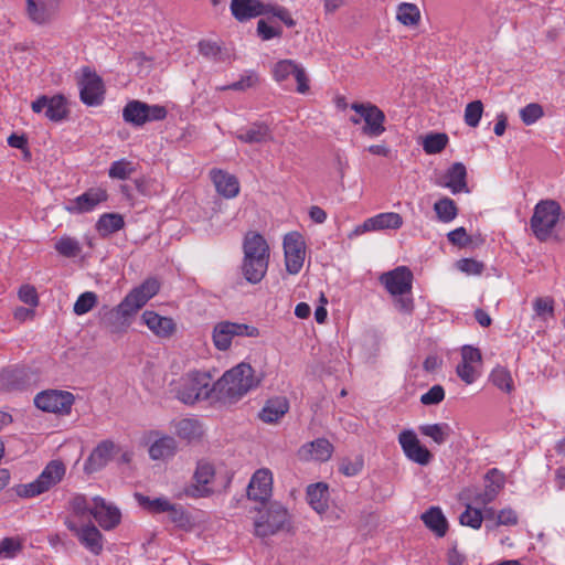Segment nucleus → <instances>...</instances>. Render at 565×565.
Returning <instances> with one entry per match:
<instances>
[{"label": "nucleus", "mask_w": 565, "mask_h": 565, "mask_svg": "<svg viewBox=\"0 0 565 565\" xmlns=\"http://www.w3.org/2000/svg\"><path fill=\"white\" fill-rule=\"evenodd\" d=\"M97 295L93 291H85L76 299L73 311L77 316L89 312L97 305Z\"/></svg>", "instance_id": "obj_49"}, {"label": "nucleus", "mask_w": 565, "mask_h": 565, "mask_svg": "<svg viewBox=\"0 0 565 565\" xmlns=\"http://www.w3.org/2000/svg\"><path fill=\"white\" fill-rule=\"evenodd\" d=\"M457 268L467 275L478 276L482 274L484 265L472 258H463L458 260Z\"/></svg>", "instance_id": "obj_58"}, {"label": "nucleus", "mask_w": 565, "mask_h": 565, "mask_svg": "<svg viewBox=\"0 0 565 565\" xmlns=\"http://www.w3.org/2000/svg\"><path fill=\"white\" fill-rule=\"evenodd\" d=\"M264 14H271L273 17H276L289 28L296 25V21L292 19L289 10L285 7L264 3Z\"/></svg>", "instance_id": "obj_52"}, {"label": "nucleus", "mask_w": 565, "mask_h": 565, "mask_svg": "<svg viewBox=\"0 0 565 565\" xmlns=\"http://www.w3.org/2000/svg\"><path fill=\"white\" fill-rule=\"evenodd\" d=\"M235 337L231 328V321L218 322L213 330L214 345L222 351L227 350L232 344V339Z\"/></svg>", "instance_id": "obj_39"}, {"label": "nucleus", "mask_w": 565, "mask_h": 565, "mask_svg": "<svg viewBox=\"0 0 565 565\" xmlns=\"http://www.w3.org/2000/svg\"><path fill=\"white\" fill-rule=\"evenodd\" d=\"M92 515L104 530H111L120 523V511L110 504H107L103 498L93 499Z\"/></svg>", "instance_id": "obj_26"}, {"label": "nucleus", "mask_w": 565, "mask_h": 565, "mask_svg": "<svg viewBox=\"0 0 565 565\" xmlns=\"http://www.w3.org/2000/svg\"><path fill=\"white\" fill-rule=\"evenodd\" d=\"M65 472L66 467L61 460H52L44 467L35 480L15 486L14 492L22 499L35 498L58 484L63 480Z\"/></svg>", "instance_id": "obj_6"}, {"label": "nucleus", "mask_w": 565, "mask_h": 565, "mask_svg": "<svg viewBox=\"0 0 565 565\" xmlns=\"http://www.w3.org/2000/svg\"><path fill=\"white\" fill-rule=\"evenodd\" d=\"M544 115L543 108L540 104L531 103L520 109V117L526 126L533 125Z\"/></svg>", "instance_id": "obj_54"}, {"label": "nucleus", "mask_w": 565, "mask_h": 565, "mask_svg": "<svg viewBox=\"0 0 565 565\" xmlns=\"http://www.w3.org/2000/svg\"><path fill=\"white\" fill-rule=\"evenodd\" d=\"M448 241L457 246H467L471 239L465 227H457L447 234Z\"/></svg>", "instance_id": "obj_64"}, {"label": "nucleus", "mask_w": 565, "mask_h": 565, "mask_svg": "<svg viewBox=\"0 0 565 565\" xmlns=\"http://www.w3.org/2000/svg\"><path fill=\"white\" fill-rule=\"evenodd\" d=\"M398 443L405 454V456L422 466H426L430 462L433 455L423 445L413 430L406 429L399 433Z\"/></svg>", "instance_id": "obj_20"}, {"label": "nucleus", "mask_w": 565, "mask_h": 565, "mask_svg": "<svg viewBox=\"0 0 565 565\" xmlns=\"http://www.w3.org/2000/svg\"><path fill=\"white\" fill-rule=\"evenodd\" d=\"M284 253L286 270L290 275H297L305 262L306 243L298 232H290L284 237Z\"/></svg>", "instance_id": "obj_12"}, {"label": "nucleus", "mask_w": 565, "mask_h": 565, "mask_svg": "<svg viewBox=\"0 0 565 565\" xmlns=\"http://www.w3.org/2000/svg\"><path fill=\"white\" fill-rule=\"evenodd\" d=\"M422 520L426 527L433 531L438 537L446 535L448 530V522L440 508H429L425 513L422 514Z\"/></svg>", "instance_id": "obj_35"}, {"label": "nucleus", "mask_w": 565, "mask_h": 565, "mask_svg": "<svg viewBox=\"0 0 565 565\" xmlns=\"http://www.w3.org/2000/svg\"><path fill=\"white\" fill-rule=\"evenodd\" d=\"M258 83V76L254 73H250L246 76H243L239 81L234 82L227 86L221 87L222 90H244L246 88L253 87Z\"/></svg>", "instance_id": "obj_62"}, {"label": "nucleus", "mask_w": 565, "mask_h": 565, "mask_svg": "<svg viewBox=\"0 0 565 565\" xmlns=\"http://www.w3.org/2000/svg\"><path fill=\"white\" fill-rule=\"evenodd\" d=\"M167 115L168 110L164 106L149 105L137 99L128 102L122 108L124 120L136 127H141L149 121L163 120Z\"/></svg>", "instance_id": "obj_9"}, {"label": "nucleus", "mask_w": 565, "mask_h": 565, "mask_svg": "<svg viewBox=\"0 0 565 565\" xmlns=\"http://www.w3.org/2000/svg\"><path fill=\"white\" fill-rule=\"evenodd\" d=\"M135 498L140 507L150 513H163L171 509V502L166 498L150 499L141 493H136Z\"/></svg>", "instance_id": "obj_44"}, {"label": "nucleus", "mask_w": 565, "mask_h": 565, "mask_svg": "<svg viewBox=\"0 0 565 565\" xmlns=\"http://www.w3.org/2000/svg\"><path fill=\"white\" fill-rule=\"evenodd\" d=\"M350 108L356 113L358 116H352L350 121L353 125L364 122L362 134L369 138H377L382 136L385 128V114L376 105L366 103H352Z\"/></svg>", "instance_id": "obj_8"}, {"label": "nucleus", "mask_w": 565, "mask_h": 565, "mask_svg": "<svg viewBox=\"0 0 565 565\" xmlns=\"http://www.w3.org/2000/svg\"><path fill=\"white\" fill-rule=\"evenodd\" d=\"M562 216V207L554 200H542L534 206L530 226L540 242H546L553 234Z\"/></svg>", "instance_id": "obj_7"}, {"label": "nucleus", "mask_w": 565, "mask_h": 565, "mask_svg": "<svg viewBox=\"0 0 565 565\" xmlns=\"http://www.w3.org/2000/svg\"><path fill=\"white\" fill-rule=\"evenodd\" d=\"M215 478V469L207 461H200L194 471V483L186 490L191 498H206L213 493L212 483Z\"/></svg>", "instance_id": "obj_18"}, {"label": "nucleus", "mask_w": 565, "mask_h": 565, "mask_svg": "<svg viewBox=\"0 0 565 565\" xmlns=\"http://www.w3.org/2000/svg\"><path fill=\"white\" fill-rule=\"evenodd\" d=\"M438 185L447 188L452 194L469 192L467 184V169L463 163H452L437 182Z\"/></svg>", "instance_id": "obj_25"}, {"label": "nucleus", "mask_w": 565, "mask_h": 565, "mask_svg": "<svg viewBox=\"0 0 565 565\" xmlns=\"http://www.w3.org/2000/svg\"><path fill=\"white\" fill-rule=\"evenodd\" d=\"M533 309L537 317L545 319L554 317V300L551 297H537L533 301Z\"/></svg>", "instance_id": "obj_56"}, {"label": "nucleus", "mask_w": 565, "mask_h": 565, "mask_svg": "<svg viewBox=\"0 0 565 565\" xmlns=\"http://www.w3.org/2000/svg\"><path fill=\"white\" fill-rule=\"evenodd\" d=\"M445 398V390L441 385L431 386L425 394L420 396V403L424 405H436Z\"/></svg>", "instance_id": "obj_57"}, {"label": "nucleus", "mask_w": 565, "mask_h": 565, "mask_svg": "<svg viewBox=\"0 0 565 565\" xmlns=\"http://www.w3.org/2000/svg\"><path fill=\"white\" fill-rule=\"evenodd\" d=\"M419 431L438 445L446 443L452 433L450 426L446 423L422 425Z\"/></svg>", "instance_id": "obj_41"}, {"label": "nucleus", "mask_w": 565, "mask_h": 565, "mask_svg": "<svg viewBox=\"0 0 565 565\" xmlns=\"http://www.w3.org/2000/svg\"><path fill=\"white\" fill-rule=\"evenodd\" d=\"M420 10L415 3L402 2L397 6L396 20L405 26H416L420 22Z\"/></svg>", "instance_id": "obj_38"}, {"label": "nucleus", "mask_w": 565, "mask_h": 565, "mask_svg": "<svg viewBox=\"0 0 565 565\" xmlns=\"http://www.w3.org/2000/svg\"><path fill=\"white\" fill-rule=\"evenodd\" d=\"M242 274L252 285H256L266 276L270 258V248L265 237L254 231L245 234L243 239Z\"/></svg>", "instance_id": "obj_2"}, {"label": "nucleus", "mask_w": 565, "mask_h": 565, "mask_svg": "<svg viewBox=\"0 0 565 565\" xmlns=\"http://www.w3.org/2000/svg\"><path fill=\"white\" fill-rule=\"evenodd\" d=\"M307 500L309 505L318 513H323L328 509L329 488L324 482L309 484L307 488Z\"/></svg>", "instance_id": "obj_33"}, {"label": "nucleus", "mask_w": 565, "mask_h": 565, "mask_svg": "<svg viewBox=\"0 0 565 565\" xmlns=\"http://www.w3.org/2000/svg\"><path fill=\"white\" fill-rule=\"evenodd\" d=\"M105 87L100 76L89 67L83 68L79 81L81 100L87 106H99L104 102Z\"/></svg>", "instance_id": "obj_13"}, {"label": "nucleus", "mask_w": 565, "mask_h": 565, "mask_svg": "<svg viewBox=\"0 0 565 565\" xmlns=\"http://www.w3.org/2000/svg\"><path fill=\"white\" fill-rule=\"evenodd\" d=\"M31 108L36 114L45 110V117L55 122L68 116L67 99L61 94L51 97L42 95L32 102Z\"/></svg>", "instance_id": "obj_16"}, {"label": "nucleus", "mask_w": 565, "mask_h": 565, "mask_svg": "<svg viewBox=\"0 0 565 565\" xmlns=\"http://www.w3.org/2000/svg\"><path fill=\"white\" fill-rule=\"evenodd\" d=\"M403 225V217L395 212H383L366 218L358 225L349 237L359 236L367 232H377L384 230H398Z\"/></svg>", "instance_id": "obj_17"}, {"label": "nucleus", "mask_w": 565, "mask_h": 565, "mask_svg": "<svg viewBox=\"0 0 565 565\" xmlns=\"http://www.w3.org/2000/svg\"><path fill=\"white\" fill-rule=\"evenodd\" d=\"M273 472L268 468L256 470L247 486V497L250 500L265 502L273 493Z\"/></svg>", "instance_id": "obj_21"}, {"label": "nucleus", "mask_w": 565, "mask_h": 565, "mask_svg": "<svg viewBox=\"0 0 565 565\" xmlns=\"http://www.w3.org/2000/svg\"><path fill=\"white\" fill-rule=\"evenodd\" d=\"M434 211L437 218L443 223H450L458 215V207L455 201L448 196H444L436 201L434 204Z\"/></svg>", "instance_id": "obj_40"}, {"label": "nucleus", "mask_w": 565, "mask_h": 565, "mask_svg": "<svg viewBox=\"0 0 565 565\" xmlns=\"http://www.w3.org/2000/svg\"><path fill=\"white\" fill-rule=\"evenodd\" d=\"M290 514L279 502H271L258 509L254 519V535L266 539L290 529Z\"/></svg>", "instance_id": "obj_5"}, {"label": "nucleus", "mask_w": 565, "mask_h": 565, "mask_svg": "<svg viewBox=\"0 0 565 565\" xmlns=\"http://www.w3.org/2000/svg\"><path fill=\"white\" fill-rule=\"evenodd\" d=\"M108 193L103 188H90L83 194L71 200L65 210L71 214H83L94 211L100 203L106 202Z\"/></svg>", "instance_id": "obj_19"}, {"label": "nucleus", "mask_w": 565, "mask_h": 565, "mask_svg": "<svg viewBox=\"0 0 565 565\" xmlns=\"http://www.w3.org/2000/svg\"><path fill=\"white\" fill-rule=\"evenodd\" d=\"M482 355L479 349L471 345L461 348V361L456 367L458 377L467 385L472 384L480 376Z\"/></svg>", "instance_id": "obj_14"}, {"label": "nucleus", "mask_w": 565, "mask_h": 565, "mask_svg": "<svg viewBox=\"0 0 565 565\" xmlns=\"http://www.w3.org/2000/svg\"><path fill=\"white\" fill-rule=\"evenodd\" d=\"M486 484L500 492L505 483L503 472L497 468L490 469L484 476Z\"/></svg>", "instance_id": "obj_60"}, {"label": "nucleus", "mask_w": 565, "mask_h": 565, "mask_svg": "<svg viewBox=\"0 0 565 565\" xmlns=\"http://www.w3.org/2000/svg\"><path fill=\"white\" fill-rule=\"evenodd\" d=\"M448 141L449 139L446 134H429L423 140V149L427 154H436L446 148Z\"/></svg>", "instance_id": "obj_45"}, {"label": "nucleus", "mask_w": 565, "mask_h": 565, "mask_svg": "<svg viewBox=\"0 0 565 565\" xmlns=\"http://www.w3.org/2000/svg\"><path fill=\"white\" fill-rule=\"evenodd\" d=\"M177 450L175 439L168 435L158 436L149 447V456L153 460L172 457Z\"/></svg>", "instance_id": "obj_34"}, {"label": "nucleus", "mask_w": 565, "mask_h": 565, "mask_svg": "<svg viewBox=\"0 0 565 565\" xmlns=\"http://www.w3.org/2000/svg\"><path fill=\"white\" fill-rule=\"evenodd\" d=\"M168 513L170 521L178 527L189 529L192 525L191 518L182 505L172 503Z\"/></svg>", "instance_id": "obj_50"}, {"label": "nucleus", "mask_w": 565, "mask_h": 565, "mask_svg": "<svg viewBox=\"0 0 565 565\" xmlns=\"http://www.w3.org/2000/svg\"><path fill=\"white\" fill-rule=\"evenodd\" d=\"M257 34L263 41H268L274 38H280L282 30L281 28L269 25L265 20L262 19L257 22Z\"/></svg>", "instance_id": "obj_59"}, {"label": "nucleus", "mask_w": 565, "mask_h": 565, "mask_svg": "<svg viewBox=\"0 0 565 565\" xmlns=\"http://www.w3.org/2000/svg\"><path fill=\"white\" fill-rule=\"evenodd\" d=\"M18 296L22 302H24L33 308L38 307V305H39L38 291H36L35 287H33L31 285L21 286L19 289Z\"/></svg>", "instance_id": "obj_61"}, {"label": "nucleus", "mask_w": 565, "mask_h": 565, "mask_svg": "<svg viewBox=\"0 0 565 565\" xmlns=\"http://www.w3.org/2000/svg\"><path fill=\"white\" fill-rule=\"evenodd\" d=\"M70 507L72 512L79 518L92 515L93 503H90L84 494H76L73 497L70 502Z\"/></svg>", "instance_id": "obj_53"}, {"label": "nucleus", "mask_w": 565, "mask_h": 565, "mask_svg": "<svg viewBox=\"0 0 565 565\" xmlns=\"http://www.w3.org/2000/svg\"><path fill=\"white\" fill-rule=\"evenodd\" d=\"M115 450V444L110 440L99 443L89 457L87 458L84 470L87 473H93L100 470L111 459Z\"/></svg>", "instance_id": "obj_30"}, {"label": "nucleus", "mask_w": 565, "mask_h": 565, "mask_svg": "<svg viewBox=\"0 0 565 565\" xmlns=\"http://www.w3.org/2000/svg\"><path fill=\"white\" fill-rule=\"evenodd\" d=\"M173 391L180 402L193 405L210 398L215 387L210 372L191 370L174 383Z\"/></svg>", "instance_id": "obj_4"}, {"label": "nucleus", "mask_w": 565, "mask_h": 565, "mask_svg": "<svg viewBox=\"0 0 565 565\" xmlns=\"http://www.w3.org/2000/svg\"><path fill=\"white\" fill-rule=\"evenodd\" d=\"M135 166L127 159L114 161L108 170V177L115 180H127L135 172Z\"/></svg>", "instance_id": "obj_46"}, {"label": "nucleus", "mask_w": 565, "mask_h": 565, "mask_svg": "<svg viewBox=\"0 0 565 565\" xmlns=\"http://www.w3.org/2000/svg\"><path fill=\"white\" fill-rule=\"evenodd\" d=\"M211 180L218 194L226 199L236 198L239 193L238 179L224 170L213 169L210 172Z\"/></svg>", "instance_id": "obj_29"}, {"label": "nucleus", "mask_w": 565, "mask_h": 565, "mask_svg": "<svg viewBox=\"0 0 565 565\" xmlns=\"http://www.w3.org/2000/svg\"><path fill=\"white\" fill-rule=\"evenodd\" d=\"M141 321L160 339H170L177 332V323L173 318L160 316L153 310H145L141 315Z\"/></svg>", "instance_id": "obj_23"}, {"label": "nucleus", "mask_w": 565, "mask_h": 565, "mask_svg": "<svg viewBox=\"0 0 565 565\" xmlns=\"http://www.w3.org/2000/svg\"><path fill=\"white\" fill-rule=\"evenodd\" d=\"M483 515L479 508H472L467 504L466 510L460 514L459 522L463 526H469L473 530H479L482 525Z\"/></svg>", "instance_id": "obj_47"}, {"label": "nucleus", "mask_w": 565, "mask_h": 565, "mask_svg": "<svg viewBox=\"0 0 565 565\" xmlns=\"http://www.w3.org/2000/svg\"><path fill=\"white\" fill-rule=\"evenodd\" d=\"M55 250L63 257L73 258L81 254L82 246L77 238L63 235L54 245Z\"/></svg>", "instance_id": "obj_42"}, {"label": "nucleus", "mask_w": 565, "mask_h": 565, "mask_svg": "<svg viewBox=\"0 0 565 565\" xmlns=\"http://www.w3.org/2000/svg\"><path fill=\"white\" fill-rule=\"evenodd\" d=\"M160 290L157 278L150 277L141 285L131 289L125 298L114 307L103 321L111 333H124L131 324L132 317Z\"/></svg>", "instance_id": "obj_1"}, {"label": "nucleus", "mask_w": 565, "mask_h": 565, "mask_svg": "<svg viewBox=\"0 0 565 565\" xmlns=\"http://www.w3.org/2000/svg\"><path fill=\"white\" fill-rule=\"evenodd\" d=\"M413 273L406 266H398L380 277L381 284L392 296L409 294L413 287Z\"/></svg>", "instance_id": "obj_15"}, {"label": "nucleus", "mask_w": 565, "mask_h": 565, "mask_svg": "<svg viewBox=\"0 0 565 565\" xmlns=\"http://www.w3.org/2000/svg\"><path fill=\"white\" fill-rule=\"evenodd\" d=\"M271 75L279 84H284L292 76L296 79V90L299 94L305 95L310 89L306 70L294 60L286 58L276 62L271 68Z\"/></svg>", "instance_id": "obj_11"}, {"label": "nucleus", "mask_w": 565, "mask_h": 565, "mask_svg": "<svg viewBox=\"0 0 565 565\" xmlns=\"http://www.w3.org/2000/svg\"><path fill=\"white\" fill-rule=\"evenodd\" d=\"M67 529L78 539L79 543L94 555H99L103 551V534L93 524L77 526L72 521H66Z\"/></svg>", "instance_id": "obj_22"}, {"label": "nucleus", "mask_w": 565, "mask_h": 565, "mask_svg": "<svg viewBox=\"0 0 565 565\" xmlns=\"http://www.w3.org/2000/svg\"><path fill=\"white\" fill-rule=\"evenodd\" d=\"M231 328L235 337L257 338L260 334L258 328L252 324L231 322Z\"/></svg>", "instance_id": "obj_63"}, {"label": "nucleus", "mask_w": 565, "mask_h": 565, "mask_svg": "<svg viewBox=\"0 0 565 565\" xmlns=\"http://www.w3.org/2000/svg\"><path fill=\"white\" fill-rule=\"evenodd\" d=\"M232 15L239 22L264 15V3L260 0H232Z\"/></svg>", "instance_id": "obj_32"}, {"label": "nucleus", "mask_w": 565, "mask_h": 565, "mask_svg": "<svg viewBox=\"0 0 565 565\" xmlns=\"http://www.w3.org/2000/svg\"><path fill=\"white\" fill-rule=\"evenodd\" d=\"M235 138L244 143H266L274 140L273 131L266 122L255 121L235 132Z\"/></svg>", "instance_id": "obj_28"}, {"label": "nucleus", "mask_w": 565, "mask_h": 565, "mask_svg": "<svg viewBox=\"0 0 565 565\" xmlns=\"http://www.w3.org/2000/svg\"><path fill=\"white\" fill-rule=\"evenodd\" d=\"M333 445L326 438H317L306 443L298 450V457L303 461H328L333 454Z\"/></svg>", "instance_id": "obj_24"}, {"label": "nucleus", "mask_w": 565, "mask_h": 565, "mask_svg": "<svg viewBox=\"0 0 565 565\" xmlns=\"http://www.w3.org/2000/svg\"><path fill=\"white\" fill-rule=\"evenodd\" d=\"M289 411V402L285 396H275L266 401L258 417L266 424L278 423Z\"/></svg>", "instance_id": "obj_31"}, {"label": "nucleus", "mask_w": 565, "mask_h": 565, "mask_svg": "<svg viewBox=\"0 0 565 565\" xmlns=\"http://www.w3.org/2000/svg\"><path fill=\"white\" fill-rule=\"evenodd\" d=\"M22 550L18 537H6L0 542V558H12Z\"/></svg>", "instance_id": "obj_55"}, {"label": "nucleus", "mask_w": 565, "mask_h": 565, "mask_svg": "<svg viewBox=\"0 0 565 565\" xmlns=\"http://www.w3.org/2000/svg\"><path fill=\"white\" fill-rule=\"evenodd\" d=\"M60 0H26V12L36 24L50 22L58 10Z\"/></svg>", "instance_id": "obj_27"}, {"label": "nucleus", "mask_w": 565, "mask_h": 565, "mask_svg": "<svg viewBox=\"0 0 565 565\" xmlns=\"http://www.w3.org/2000/svg\"><path fill=\"white\" fill-rule=\"evenodd\" d=\"M483 113V105L481 100L469 103L465 108V122L469 127H477L480 122Z\"/></svg>", "instance_id": "obj_51"}, {"label": "nucleus", "mask_w": 565, "mask_h": 565, "mask_svg": "<svg viewBox=\"0 0 565 565\" xmlns=\"http://www.w3.org/2000/svg\"><path fill=\"white\" fill-rule=\"evenodd\" d=\"M74 402V394L62 390H45L34 397V404L39 409L58 415H68Z\"/></svg>", "instance_id": "obj_10"}, {"label": "nucleus", "mask_w": 565, "mask_h": 565, "mask_svg": "<svg viewBox=\"0 0 565 565\" xmlns=\"http://www.w3.org/2000/svg\"><path fill=\"white\" fill-rule=\"evenodd\" d=\"M490 382L499 390L511 393L514 388L510 371L501 365L495 366L489 376Z\"/></svg>", "instance_id": "obj_43"}, {"label": "nucleus", "mask_w": 565, "mask_h": 565, "mask_svg": "<svg viewBox=\"0 0 565 565\" xmlns=\"http://www.w3.org/2000/svg\"><path fill=\"white\" fill-rule=\"evenodd\" d=\"M260 380L255 376L250 364L239 363L226 371L223 376L214 383L215 392L220 398L234 403L257 387Z\"/></svg>", "instance_id": "obj_3"}, {"label": "nucleus", "mask_w": 565, "mask_h": 565, "mask_svg": "<svg viewBox=\"0 0 565 565\" xmlns=\"http://www.w3.org/2000/svg\"><path fill=\"white\" fill-rule=\"evenodd\" d=\"M364 468V459L362 455L354 458H342L339 463V471L345 477H354Z\"/></svg>", "instance_id": "obj_48"}, {"label": "nucleus", "mask_w": 565, "mask_h": 565, "mask_svg": "<svg viewBox=\"0 0 565 565\" xmlns=\"http://www.w3.org/2000/svg\"><path fill=\"white\" fill-rule=\"evenodd\" d=\"M174 431L178 437L188 441L200 439L203 435L202 425L198 419L182 418L174 424Z\"/></svg>", "instance_id": "obj_36"}, {"label": "nucleus", "mask_w": 565, "mask_h": 565, "mask_svg": "<svg viewBox=\"0 0 565 565\" xmlns=\"http://www.w3.org/2000/svg\"><path fill=\"white\" fill-rule=\"evenodd\" d=\"M125 226L124 217L117 213H105L99 216L96 230L102 236H108Z\"/></svg>", "instance_id": "obj_37"}]
</instances>
